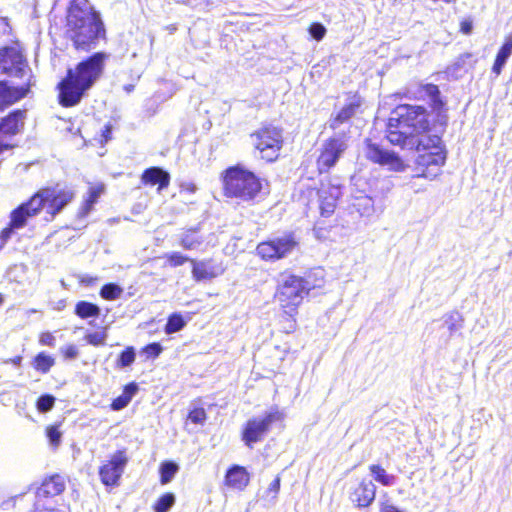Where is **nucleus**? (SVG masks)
<instances>
[{"label":"nucleus","mask_w":512,"mask_h":512,"mask_svg":"<svg viewBox=\"0 0 512 512\" xmlns=\"http://www.w3.org/2000/svg\"><path fill=\"white\" fill-rule=\"evenodd\" d=\"M103 24L88 0H71L67 9L66 34L76 49H88L99 37Z\"/></svg>","instance_id":"nucleus-1"},{"label":"nucleus","mask_w":512,"mask_h":512,"mask_svg":"<svg viewBox=\"0 0 512 512\" xmlns=\"http://www.w3.org/2000/svg\"><path fill=\"white\" fill-rule=\"evenodd\" d=\"M106 57L104 53H95L80 62L75 70H68L66 78L59 84V98L63 106H74L81 100L84 92L101 76Z\"/></svg>","instance_id":"nucleus-2"},{"label":"nucleus","mask_w":512,"mask_h":512,"mask_svg":"<svg viewBox=\"0 0 512 512\" xmlns=\"http://www.w3.org/2000/svg\"><path fill=\"white\" fill-rule=\"evenodd\" d=\"M74 198L71 189L44 188L34 194L30 200L11 213L12 228H22L27 220L36 216L42 209L54 217Z\"/></svg>","instance_id":"nucleus-3"},{"label":"nucleus","mask_w":512,"mask_h":512,"mask_svg":"<svg viewBox=\"0 0 512 512\" xmlns=\"http://www.w3.org/2000/svg\"><path fill=\"white\" fill-rule=\"evenodd\" d=\"M261 189L260 179L251 171L240 165L226 169V197L250 201L260 193Z\"/></svg>","instance_id":"nucleus-4"},{"label":"nucleus","mask_w":512,"mask_h":512,"mask_svg":"<svg viewBox=\"0 0 512 512\" xmlns=\"http://www.w3.org/2000/svg\"><path fill=\"white\" fill-rule=\"evenodd\" d=\"M311 286L302 277L295 275L286 276L277 290V300L285 312L292 315L308 295Z\"/></svg>","instance_id":"nucleus-5"},{"label":"nucleus","mask_w":512,"mask_h":512,"mask_svg":"<svg viewBox=\"0 0 512 512\" xmlns=\"http://www.w3.org/2000/svg\"><path fill=\"white\" fill-rule=\"evenodd\" d=\"M250 138L261 158L267 161H274L278 158L283 145V136L280 129L265 126L252 133Z\"/></svg>","instance_id":"nucleus-6"},{"label":"nucleus","mask_w":512,"mask_h":512,"mask_svg":"<svg viewBox=\"0 0 512 512\" xmlns=\"http://www.w3.org/2000/svg\"><path fill=\"white\" fill-rule=\"evenodd\" d=\"M396 128H407L413 132L426 131L429 128L428 113L422 106L400 105L393 111Z\"/></svg>","instance_id":"nucleus-7"},{"label":"nucleus","mask_w":512,"mask_h":512,"mask_svg":"<svg viewBox=\"0 0 512 512\" xmlns=\"http://www.w3.org/2000/svg\"><path fill=\"white\" fill-rule=\"evenodd\" d=\"M348 139L347 133L342 131L336 133L323 143L320 155L317 159V166L320 173L327 172L337 163L348 148Z\"/></svg>","instance_id":"nucleus-8"},{"label":"nucleus","mask_w":512,"mask_h":512,"mask_svg":"<svg viewBox=\"0 0 512 512\" xmlns=\"http://www.w3.org/2000/svg\"><path fill=\"white\" fill-rule=\"evenodd\" d=\"M298 246L293 234H286L258 244L257 254L264 260H278L291 254Z\"/></svg>","instance_id":"nucleus-9"},{"label":"nucleus","mask_w":512,"mask_h":512,"mask_svg":"<svg viewBox=\"0 0 512 512\" xmlns=\"http://www.w3.org/2000/svg\"><path fill=\"white\" fill-rule=\"evenodd\" d=\"M25 111L15 110L0 122V156L14 148L13 138L24 127Z\"/></svg>","instance_id":"nucleus-10"},{"label":"nucleus","mask_w":512,"mask_h":512,"mask_svg":"<svg viewBox=\"0 0 512 512\" xmlns=\"http://www.w3.org/2000/svg\"><path fill=\"white\" fill-rule=\"evenodd\" d=\"M284 418L282 412L273 410L264 417L250 420L243 433V439L247 445L257 442L267 432L269 426L275 421H281Z\"/></svg>","instance_id":"nucleus-11"},{"label":"nucleus","mask_w":512,"mask_h":512,"mask_svg":"<svg viewBox=\"0 0 512 512\" xmlns=\"http://www.w3.org/2000/svg\"><path fill=\"white\" fill-rule=\"evenodd\" d=\"M445 159L446 157L442 150L419 153L416 159V166L419 171L417 176L429 180L435 179L440 174Z\"/></svg>","instance_id":"nucleus-12"},{"label":"nucleus","mask_w":512,"mask_h":512,"mask_svg":"<svg viewBox=\"0 0 512 512\" xmlns=\"http://www.w3.org/2000/svg\"><path fill=\"white\" fill-rule=\"evenodd\" d=\"M26 68L23 55L16 47H5L0 50V74L23 77Z\"/></svg>","instance_id":"nucleus-13"},{"label":"nucleus","mask_w":512,"mask_h":512,"mask_svg":"<svg viewBox=\"0 0 512 512\" xmlns=\"http://www.w3.org/2000/svg\"><path fill=\"white\" fill-rule=\"evenodd\" d=\"M366 157L382 166H387L390 170L401 172L406 169L403 160L394 152L384 150L379 145L367 142L365 149Z\"/></svg>","instance_id":"nucleus-14"},{"label":"nucleus","mask_w":512,"mask_h":512,"mask_svg":"<svg viewBox=\"0 0 512 512\" xmlns=\"http://www.w3.org/2000/svg\"><path fill=\"white\" fill-rule=\"evenodd\" d=\"M126 464L127 457L123 451L118 450L110 460L100 467L99 476L102 483L106 486L117 485Z\"/></svg>","instance_id":"nucleus-15"},{"label":"nucleus","mask_w":512,"mask_h":512,"mask_svg":"<svg viewBox=\"0 0 512 512\" xmlns=\"http://www.w3.org/2000/svg\"><path fill=\"white\" fill-rule=\"evenodd\" d=\"M361 106L362 98L358 94L350 95L346 104L330 118L329 128L334 131L339 130L342 125L347 124L360 111Z\"/></svg>","instance_id":"nucleus-16"},{"label":"nucleus","mask_w":512,"mask_h":512,"mask_svg":"<svg viewBox=\"0 0 512 512\" xmlns=\"http://www.w3.org/2000/svg\"><path fill=\"white\" fill-rule=\"evenodd\" d=\"M319 208L322 216H330L334 213L337 201L341 196V187L331 182L322 183L318 191Z\"/></svg>","instance_id":"nucleus-17"},{"label":"nucleus","mask_w":512,"mask_h":512,"mask_svg":"<svg viewBox=\"0 0 512 512\" xmlns=\"http://www.w3.org/2000/svg\"><path fill=\"white\" fill-rule=\"evenodd\" d=\"M376 485L372 480L363 479L358 486L350 493V500L355 507L364 509L370 507L376 497Z\"/></svg>","instance_id":"nucleus-18"},{"label":"nucleus","mask_w":512,"mask_h":512,"mask_svg":"<svg viewBox=\"0 0 512 512\" xmlns=\"http://www.w3.org/2000/svg\"><path fill=\"white\" fill-rule=\"evenodd\" d=\"M252 472L247 467L232 464L226 468V488L237 491H244L249 485Z\"/></svg>","instance_id":"nucleus-19"},{"label":"nucleus","mask_w":512,"mask_h":512,"mask_svg":"<svg viewBox=\"0 0 512 512\" xmlns=\"http://www.w3.org/2000/svg\"><path fill=\"white\" fill-rule=\"evenodd\" d=\"M386 137L393 145L411 150L414 149L415 141L412 131L407 128H396V122L393 117L389 119Z\"/></svg>","instance_id":"nucleus-20"},{"label":"nucleus","mask_w":512,"mask_h":512,"mask_svg":"<svg viewBox=\"0 0 512 512\" xmlns=\"http://www.w3.org/2000/svg\"><path fill=\"white\" fill-rule=\"evenodd\" d=\"M66 487V480L63 475L53 474L42 481L37 488L36 497H53L61 494Z\"/></svg>","instance_id":"nucleus-21"},{"label":"nucleus","mask_w":512,"mask_h":512,"mask_svg":"<svg viewBox=\"0 0 512 512\" xmlns=\"http://www.w3.org/2000/svg\"><path fill=\"white\" fill-rule=\"evenodd\" d=\"M28 88L9 86L6 82H0V110L22 99Z\"/></svg>","instance_id":"nucleus-22"},{"label":"nucleus","mask_w":512,"mask_h":512,"mask_svg":"<svg viewBox=\"0 0 512 512\" xmlns=\"http://www.w3.org/2000/svg\"><path fill=\"white\" fill-rule=\"evenodd\" d=\"M141 182L145 185L152 186L158 184V190L160 191L169 186L170 175L159 167H151L143 172Z\"/></svg>","instance_id":"nucleus-23"},{"label":"nucleus","mask_w":512,"mask_h":512,"mask_svg":"<svg viewBox=\"0 0 512 512\" xmlns=\"http://www.w3.org/2000/svg\"><path fill=\"white\" fill-rule=\"evenodd\" d=\"M105 186L102 183L90 185L87 196L84 197L83 203L78 211V216L81 218L86 217L93 209L94 204L98 201L99 197L104 193Z\"/></svg>","instance_id":"nucleus-24"},{"label":"nucleus","mask_w":512,"mask_h":512,"mask_svg":"<svg viewBox=\"0 0 512 512\" xmlns=\"http://www.w3.org/2000/svg\"><path fill=\"white\" fill-rule=\"evenodd\" d=\"M512 54V34H509L505 37L504 43L499 49L494 64L492 66V72L499 76L504 68L508 58Z\"/></svg>","instance_id":"nucleus-25"},{"label":"nucleus","mask_w":512,"mask_h":512,"mask_svg":"<svg viewBox=\"0 0 512 512\" xmlns=\"http://www.w3.org/2000/svg\"><path fill=\"white\" fill-rule=\"evenodd\" d=\"M414 141V149L418 153L442 150L441 139L437 135H414Z\"/></svg>","instance_id":"nucleus-26"},{"label":"nucleus","mask_w":512,"mask_h":512,"mask_svg":"<svg viewBox=\"0 0 512 512\" xmlns=\"http://www.w3.org/2000/svg\"><path fill=\"white\" fill-rule=\"evenodd\" d=\"M372 481H376L383 486H392L396 483L397 476L388 473L380 464H371L369 466Z\"/></svg>","instance_id":"nucleus-27"},{"label":"nucleus","mask_w":512,"mask_h":512,"mask_svg":"<svg viewBox=\"0 0 512 512\" xmlns=\"http://www.w3.org/2000/svg\"><path fill=\"white\" fill-rule=\"evenodd\" d=\"M75 313L82 319L98 317L100 314V308L93 303L80 301L76 304Z\"/></svg>","instance_id":"nucleus-28"},{"label":"nucleus","mask_w":512,"mask_h":512,"mask_svg":"<svg viewBox=\"0 0 512 512\" xmlns=\"http://www.w3.org/2000/svg\"><path fill=\"white\" fill-rule=\"evenodd\" d=\"M179 471V465L173 461H164L160 465V482L161 484H168L172 481L175 474Z\"/></svg>","instance_id":"nucleus-29"},{"label":"nucleus","mask_w":512,"mask_h":512,"mask_svg":"<svg viewBox=\"0 0 512 512\" xmlns=\"http://www.w3.org/2000/svg\"><path fill=\"white\" fill-rule=\"evenodd\" d=\"M353 207L362 215L369 216L374 211V203L369 196L356 197L353 202Z\"/></svg>","instance_id":"nucleus-30"},{"label":"nucleus","mask_w":512,"mask_h":512,"mask_svg":"<svg viewBox=\"0 0 512 512\" xmlns=\"http://www.w3.org/2000/svg\"><path fill=\"white\" fill-rule=\"evenodd\" d=\"M54 363V358L44 352H41L35 357L34 368L41 373H47Z\"/></svg>","instance_id":"nucleus-31"},{"label":"nucleus","mask_w":512,"mask_h":512,"mask_svg":"<svg viewBox=\"0 0 512 512\" xmlns=\"http://www.w3.org/2000/svg\"><path fill=\"white\" fill-rule=\"evenodd\" d=\"M463 322L464 320L459 313L452 312L445 316L444 325L450 334H453L462 328Z\"/></svg>","instance_id":"nucleus-32"},{"label":"nucleus","mask_w":512,"mask_h":512,"mask_svg":"<svg viewBox=\"0 0 512 512\" xmlns=\"http://www.w3.org/2000/svg\"><path fill=\"white\" fill-rule=\"evenodd\" d=\"M185 321L183 317L178 314L174 313L169 316L168 321L165 326V333L166 334H173L178 331H180L185 326Z\"/></svg>","instance_id":"nucleus-33"},{"label":"nucleus","mask_w":512,"mask_h":512,"mask_svg":"<svg viewBox=\"0 0 512 512\" xmlns=\"http://www.w3.org/2000/svg\"><path fill=\"white\" fill-rule=\"evenodd\" d=\"M123 293V289L114 283H109L101 288L100 295L106 300H116L120 298Z\"/></svg>","instance_id":"nucleus-34"},{"label":"nucleus","mask_w":512,"mask_h":512,"mask_svg":"<svg viewBox=\"0 0 512 512\" xmlns=\"http://www.w3.org/2000/svg\"><path fill=\"white\" fill-rule=\"evenodd\" d=\"M175 503V496L172 493L162 495L154 505L156 512H168Z\"/></svg>","instance_id":"nucleus-35"},{"label":"nucleus","mask_w":512,"mask_h":512,"mask_svg":"<svg viewBox=\"0 0 512 512\" xmlns=\"http://www.w3.org/2000/svg\"><path fill=\"white\" fill-rule=\"evenodd\" d=\"M379 512H408L406 509H403L394 503L391 502L390 498L385 493L379 499Z\"/></svg>","instance_id":"nucleus-36"},{"label":"nucleus","mask_w":512,"mask_h":512,"mask_svg":"<svg viewBox=\"0 0 512 512\" xmlns=\"http://www.w3.org/2000/svg\"><path fill=\"white\" fill-rule=\"evenodd\" d=\"M206 419V414L203 408H195L188 414L186 426L189 424L202 425Z\"/></svg>","instance_id":"nucleus-37"},{"label":"nucleus","mask_w":512,"mask_h":512,"mask_svg":"<svg viewBox=\"0 0 512 512\" xmlns=\"http://www.w3.org/2000/svg\"><path fill=\"white\" fill-rule=\"evenodd\" d=\"M135 360V351L133 347L126 348L119 356L117 366L120 368L130 366Z\"/></svg>","instance_id":"nucleus-38"},{"label":"nucleus","mask_w":512,"mask_h":512,"mask_svg":"<svg viewBox=\"0 0 512 512\" xmlns=\"http://www.w3.org/2000/svg\"><path fill=\"white\" fill-rule=\"evenodd\" d=\"M193 263V276L196 280H203L207 279L209 277V272L207 271L206 265L202 262H196L194 260H191Z\"/></svg>","instance_id":"nucleus-39"},{"label":"nucleus","mask_w":512,"mask_h":512,"mask_svg":"<svg viewBox=\"0 0 512 512\" xmlns=\"http://www.w3.org/2000/svg\"><path fill=\"white\" fill-rule=\"evenodd\" d=\"M55 398L51 395H43L37 401V408L40 412H47L54 406Z\"/></svg>","instance_id":"nucleus-40"},{"label":"nucleus","mask_w":512,"mask_h":512,"mask_svg":"<svg viewBox=\"0 0 512 512\" xmlns=\"http://www.w3.org/2000/svg\"><path fill=\"white\" fill-rule=\"evenodd\" d=\"M201 244V241L194 235V233L186 234L181 239V245L188 250L196 249Z\"/></svg>","instance_id":"nucleus-41"},{"label":"nucleus","mask_w":512,"mask_h":512,"mask_svg":"<svg viewBox=\"0 0 512 512\" xmlns=\"http://www.w3.org/2000/svg\"><path fill=\"white\" fill-rule=\"evenodd\" d=\"M106 338L107 334L105 332H94L86 335L87 342L94 346L104 345Z\"/></svg>","instance_id":"nucleus-42"},{"label":"nucleus","mask_w":512,"mask_h":512,"mask_svg":"<svg viewBox=\"0 0 512 512\" xmlns=\"http://www.w3.org/2000/svg\"><path fill=\"white\" fill-rule=\"evenodd\" d=\"M422 90L425 92V94L430 97V99L436 104L440 102L439 100V94L440 91L438 89V86L434 84H425L422 85Z\"/></svg>","instance_id":"nucleus-43"},{"label":"nucleus","mask_w":512,"mask_h":512,"mask_svg":"<svg viewBox=\"0 0 512 512\" xmlns=\"http://www.w3.org/2000/svg\"><path fill=\"white\" fill-rule=\"evenodd\" d=\"M166 258L168 260V263L173 267L180 266L189 260L187 257L183 256L179 252H172L170 254H167Z\"/></svg>","instance_id":"nucleus-44"},{"label":"nucleus","mask_w":512,"mask_h":512,"mask_svg":"<svg viewBox=\"0 0 512 512\" xmlns=\"http://www.w3.org/2000/svg\"><path fill=\"white\" fill-rule=\"evenodd\" d=\"M309 32L316 40H321L326 33V28L320 23H314L310 26Z\"/></svg>","instance_id":"nucleus-45"},{"label":"nucleus","mask_w":512,"mask_h":512,"mask_svg":"<svg viewBox=\"0 0 512 512\" xmlns=\"http://www.w3.org/2000/svg\"><path fill=\"white\" fill-rule=\"evenodd\" d=\"M162 351V347L159 343H151L143 348V353L146 354L147 357L156 358Z\"/></svg>","instance_id":"nucleus-46"},{"label":"nucleus","mask_w":512,"mask_h":512,"mask_svg":"<svg viewBox=\"0 0 512 512\" xmlns=\"http://www.w3.org/2000/svg\"><path fill=\"white\" fill-rule=\"evenodd\" d=\"M47 437L49 438L51 445L58 446L60 444L61 433L57 427H55V426L48 427Z\"/></svg>","instance_id":"nucleus-47"},{"label":"nucleus","mask_w":512,"mask_h":512,"mask_svg":"<svg viewBox=\"0 0 512 512\" xmlns=\"http://www.w3.org/2000/svg\"><path fill=\"white\" fill-rule=\"evenodd\" d=\"M130 399L125 394H121L119 397L113 400L111 407L113 410L118 411L125 408L129 403Z\"/></svg>","instance_id":"nucleus-48"},{"label":"nucleus","mask_w":512,"mask_h":512,"mask_svg":"<svg viewBox=\"0 0 512 512\" xmlns=\"http://www.w3.org/2000/svg\"><path fill=\"white\" fill-rule=\"evenodd\" d=\"M39 342L41 345L54 347L56 339L50 332H44L40 335Z\"/></svg>","instance_id":"nucleus-49"},{"label":"nucleus","mask_w":512,"mask_h":512,"mask_svg":"<svg viewBox=\"0 0 512 512\" xmlns=\"http://www.w3.org/2000/svg\"><path fill=\"white\" fill-rule=\"evenodd\" d=\"M280 487H281V479L279 476H276L269 484V486L267 488V493L268 494L273 493V498H276L277 494L280 491Z\"/></svg>","instance_id":"nucleus-50"},{"label":"nucleus","mask_w":512,"mask_h":512,"mask_svg":"<svg viewBox=\"0 0 512 512\" xmlns=\"http://www.w3.org/2000/svg\"><path fill=\"white\" fill-rule=\"evenodd\" d=\"M473 29V22L471 19H464L460 23V30L463 34L469 35Z\"/></svg>","instance_id":"nucleus-51"},{"label":"nucleus","mask_w":512,"mask_h":512,"mask_svg":"<svg viewBox=\"0 0 512 512\" xmlns=\"http://www.w3.org/2000/svg\"><path fill=\"white\" fill-rule=\"evenodd\" d=\"M66 358L73 359L78 355V350L75 345H68L62 349Z\"/></svg>","instance_id":"nucleus-52"},{"label":"nucleus","mask_w":512,"mask_h":512,"mask_svg":"<svg viewBox=\"0 0 512 512\" xmlns=\"http://www.w3.org/2000/svg\"><path fill=\"white\" fill-rule=\"evenodd\" d=\"M138 391V386L137 384L135 383H130L128 385L125 386L124 390H123V394H125L126 396H128V398L130 400H132V398L134 397V395L137 393Z\"/></svg>","instance_id":"nucleus-53"},{"label":"nucleus","mask_w":512,"mask_h":512,"mask_svg":"<svg viewBox=\"0 0 512 512\" xmlns=\"http://www.w3.org/2000/svg\"><path fill=\"white\" fill-rule=\"evenodd\" d=\"M471 53H465L458 57L457 61L455 62L454 66L457 68H461L464 66L467 59L471 58Z\"/></svg>","instance_id":"nucleus-54"},{"label":"nucleus","mask_w":512,"mask_h":512,"mask_svg":"<svg viewBox=\"0 0 512 512\" xmlns=\"http://www.w3.org/2000/svg\"><path fill=\"white\" fill-rule=\"evenodd\" d=\"M35 512H65L62 509L55 508V507H39L36 506Z\"/></svg>","instance_id":"nucleus-55"},{"label":"nucleus","mask_w":512,"mask_h":512,"mask_svg":"<svg viewBox=\"0 0 512 512\" xmlns=\"http://www.w3.org/2000/svg\"><path fill=\"white\" fill-rule=\"evenodd\" d=\"M26 495H19V496H16L15 498L11 499L10 501H7V502H3L2 503V507H5V506H8V504L10 502H15L16 500H20V499H23Z\"/></svg>","instance_id":"nucleus-56"},{"label":"nucleus","mask_w":512,"mask_h":512,"mask_svg":"<svg viewBox=\"0 0 512 512\" xmlns=\"http://www.w3.org/2000/svg\"><path fill=\"white\" fill-rule=\"evenodd\" d=\"M467 453H464L463 456H465L467 459L474 457V450H465Z\"/></svg>","instance_id":"nucleus-57"},{"label":"nucleus","mask_w":512,"mask_h":512,"mask_svg":"<svg viewBox=\"0 0 512 512\" xmlns=\"http://www.w3.org/2000/svg\"><path fill=\"white\" fill-rule=\"evenodd\" d=\"M420 451H421V452H422V451H424V452H425V453L422 455L424 459L432 457V455L430 454V450L425 449V450H420Z\"/></svg>","instance_id":"nucleus-58"},{"label":"nucleus","mask_w":512,"mask_h":512,"mask_svg":"<svg viewBox=\"0 0 512 512\" xmlns=\"http://www.w3.org/2000/svg\"><path fill=\"white\" fill-rule=\"evenodd\" d=\"M110 133V127L106 126L105 131L103 133V136L105 137V140H108V134Z\"/></svg>","instance_id":"nucleus-59"},{"label":"nucleus","mask_w":512,"mask_h":512,"mask_svg":"<svg viewBox=\"0 0 512 512\" xmlns=\"http://www.w3.org/2000/svg\"><path fill=\"white\" fill-rule=\"evenodd\" d=\"M20 362H21V358H20V357H16V358H14V359L12 360V363H13L14 365H19V364H20Z\"/></svg>","instance_id":"nucleus-60"},{"label":"nucleus","mask_w":512,"mask_h":512,"mask_svg":"<svg viewBox=\"0 0 512 512\" xmlns=\"http://www.w3.org/2000/svg\"><path fill=\"white\" fill-rule=\"evenodd\" d=\"M124 89L127 91V92H131L133 90V85H127L124 87Z\"/></svg>","instance_id":"nucleus-61"},{"label":"nucleus","mask_w":512,"mask_h":512,"mask_svg":"<svg viewBox=\"0 0 512 512\" xmlns=\"http://www.w3.org/2000/svg\"><path fill=\"white\" fill-rule=\"evenodd\" d=\"M453 452H454V450H450V453H449V454H450V455H452V454H453ZM452 457H453V456H451V458H452Z\"/></svg>","instance_id":"nucleus-62"},{"label":"nucleus","mask_w":512,"mask_h":512,"mask_svg":"<svg viewBox=\"0 0 512 512\" xmlns=\"http://www.w3.org/2000/svg\"><path fill=\"white\" fill-rule=\"evenodd\" d=\"M3 22H4V20H3V19H1V20H0V24H3Z\"/></svg>","instance_id":"nucleus-63"}]
</instances>
